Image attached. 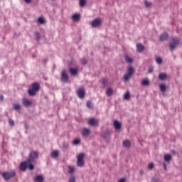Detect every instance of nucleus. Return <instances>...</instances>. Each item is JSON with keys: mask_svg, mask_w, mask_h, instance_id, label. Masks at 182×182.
Wrapping results in <instances>:
<instances>
[{"mask_svg": "<svg viewBox=\"0 0 182 182\" xmlns=\"http://www.w3.org/2000/svg\"><path fill=\"white\" fill-rule=\"evenodd\" d=\"M35 181L36 182H42L43 181V176L42 175H38L35 178Z\"/></svg>", "mask_w": 182, "mask_h": 182, "instance_id": "aec40b11", "label": "nucleus"}, {"mask_svg": "<svg viewBox=\"0 0 182 182\" xmlns=\"http://www.w3.org/2000/svg\"><path fill=\"white\" fill-rule=\"evenodd\" d=\"M85 5H86V0H80V6H81V8H83Z\"/></svg>", "mask_w": 182, "mask_h": 182, "instance_id": "7c9ffc66", "label": "nucleus"}, {"mask_svg": "<svg viewBox=\"0 0 182 182\" xmlns=\"http://www.w3.org/2000/svg\"><path fill=\"white\" fill-rule=\"evenodd\" d=\"M133 73H134V70L133 67L129 66L127 68V72L123 76L124 82H129V80L132 79V76H133Z\"/></svg>", "mask_w": 182, "mask_h": 182, "instance_id": "7ed1b4c3", "label": "nucleus"}, {"mask_svg": "<svg viewBox=\"0 0 182 182\" xmlns=\"http://www.w3.org/2000/svg\"><path fill=\"white\" fill-rule=\"evenodd\" d=\"M72 19L73 21H74L75 22H77V21H79V19H80V14H75L72 16Z\"/></svg>", "mask_w": 182, "mask_h": 182, "instance_id": "f3484780", "label": "nucleus"}, {"mask_svg": "<svg viewBox=\"0 0 182 182\" xmlns=\"http://www.w3.org/2000/svg\"><path fill=\"white\" fill-rule=\"evenodd\" d=\"M163 166H164V170H167V165L166 164V163H164Z\"/></svg>", "mask_w": 182, "mask_h": 182, "instance_id": "c03bdc74", "label": "nucleus"}, {"mask_svg": "<svg viewBox=\"0 0 182 182\" xmlns=\"http://www.w3.org/2000/svg\"><path fill=\"white\" fill-rule=\"evenodd\" d=\"M77 95L80 99H83V97H85V90L82 88H79L77 90Z\"/></svg>", "mask_w": 182, "mask_h": 182, "instance_id": "9d476101", "label": "nucleus"}, {"mask_svg": "<svg viewBox=\"0 0 182 182\" xmlns=\"http://www.w3.org/2000/svg\"><path fill=\"white\" fill-rule=\"evenodd\" d=\"M178 43H180V40L177 38H173L172 42L169 45L171 50H174V49H176V46H177Z\"/></svg>", "mask_w": 182, "mask_h": 182, "instance_id": "423d86ee", "label": "nucleus"}, {"mask_svg": "<svg viewBox=\"0 0 182 182\" xmlns=\"http://www.w3.org/2000/svg\"><path fill=\"white\" fill-rule=\"evenodd\" d=\"M4 101V95H0V102Z\"/></svg>", "mask_w": 182, "mask_h": 182, "instance_id": "de8ad7c7", "label": "nucleus"}, {"mask_svg": "<svg viewBox=\"0 0 182 182\" xmlns=\"http://www.w3.org/2000/svg\"><path fill=\"white\" fill-rule=\"evenodd\" d=\"M15 171L11 172H4L1 173V176L4 180H9V178H12V177H15Z\"/></svg>", "mask_w": 182, "mask_h": 182, "instance_id": "39448f33", "label": "nucleus"}, {"mask_svg": "<svg viewBox=\"0 0 182 182\" xmlns=\"http://www.w3.org/2000/svg\"><path fill=\"white\" fill-rule=\"evenodd\" d=\"M159 80H164L167 79V75L166 73H160L159 75Z\"/></svg>", "mask_w": 182, "mask_h": 182, "instance_id": "6ab92c4d", "label": "nucleus"}, {"mask_svg": "<svg viewBox=\"0 0 182 182\" xmlns=\"http://www.w3.org/2000/svg\"><path fill=\"white\" fill-rule=\"evenodd\" d=\"M19 168L21 171H26V168H28V170H33L35 166L31 163V161H26L20 164Z\"/></svg>", "mask_w": 182, "mask_h": 182, "instance_id": "f257e3e1", "label": "nucleus"}, {"mask_svg": "<svg viewBox=\"0 0 182 182\" xmlns=\"http://www.w3.org/2000/svg\"><path fill=\"white\" fill-rule=\"evenodd\" d=\"M86 63H87V61L85 59H83L82 60V64L86 65Z\"/></svg>", "mask_w": 182, "mask_h": 182, "instance_id": "49530a36", "label": "nucleus"}, {"mask_svg": "<svg viewBox=\"0 0 182 182\" xmlns=\"http://www.w3.org/2000/svg\"><path fill=\"white\" fill-rule=\"evenodd\" d=\"M13 108L14 110H19L21 109V105L19 104H14Z\"/></svg>", "mask_w": 182, "mask_h": 182, "instance_id": "c756f323", "label": "nucleus"}, {"mask_svg": "<svg viewBox=\"0 0 182 182\" xmlns=\"http://www.w3.org/2000/svg\"><path fill=\"white\" fill-rule=\"evenodd\" d=\"M102 85H104V86H106L107 85V78H103L102 80Z\"/></svg>", "mask_w": 182, "mask_h": 182, "instance_id": "c9c22d12", "label": "nucleus"}, {"mask_svg": "<svg viewBox=\"0 0 182 182\" xmlns=\"http://www.w3.org/2000/svg\"><path fill=\"white\" fill-rule=\"evenodd\" d=\"M107 96H112L113 95V89L108 87L107 89Z\"/></svg>", "mask_w": 182, "mask_h": 182, "instance_id": "4be33fe9", "label": "nucleus"}, {"mask_svg": "<svg viewBox=\"0 0 182 182\" xmlns=\"http://www.w3.org/2000/svg\"><path fill=\"white\" fill-rule=\"evenodd\" d=\"M136 50L140 53V52H143L144 50V46L141 45V43L136 44Z\"/></svg>", "mask_w": 182, "mask_h": 182, "instance_id": "dca6fc26", "label": "nucleus"}, {"mask_svg": "<svg viewBox=\"0 0 182 182\" xmlns=\"http://www.w3.org/2000/svg\"><path fill=\"white\" fill-rule=\"evenodd\" d=\"M85 154L81 153L77 156V166L78 167H83L85 166Z\"/></svg>", "mask_w": 182, "mask_h": 182, "instance_id": "20e7f679", "label": "nucleus"}, {"mask_svg": "<svg viewBox=\"0 0 182 182\" xmlns=\"http://www.w3.org/2000/svg\"><path fill=\"white\" fill-rule=\"evenodd\" d=\"M61 80L65 83H66L68 80H69V76H68V74H66V71L65 70H63L61 73Z\"/></svg>", "mask_w": 182, "mask_h": 182, "instance_id": "6e6552de", "label": "nucleus"}, {"mask_svg": "<svg viewBox=\"0 0 182 182\" xmlns=\"http://www.w3.org/2000/svg\"><path fill=\"white\" fill-rule=\"evenodd\" d=\"M168 38V34H167V33H164L160 36L159 39L161 42H163L164 41H167Z\"/></svg>", "mask_w": 182, "mask_h": 182, "instance_id": "ddd939ff", "label": "nucleus"}, {"mask_svg": "<svg viewBox=\"0 0 182 182\" xmlns=\"http://www.w3.org/2000/svg\"><path fill=\"white\" fill-rule=\"evenodd\" d=\"M114 127H115L116 130H119V129H122V124H120L117 120H114Z\"/></svg>", "mask_w": 182, "mask_h": 182, "instance_id": "2eb2a0df", "label": "nucleus"}, {"mask_svg": "<svg viewBox=\"0 0 182 182\" xmlns=\"http://www.w3.org/2000/svg\"><path fill=\"white\" fill-rule=\"evenodd\" d=\"M36 159H38V152L32 151L30 154L29 159L28 161H30V163H32V161H33V160Z\"/></svg>", "mask_w": 182, "mask_h": 182, "instance_id": "1a4fd4ad", "label": "nucleus"}, {"mask_svg": "<svg viewBox=\"0 0 182 182\" xmlns=\"http://www.w3.org/2000/svg\"><path fill=\"white\" fill-rule=\"evenodd\" d=\"M75 181H76V179H75L74 176L70 178L69 182H75Z\"/></svg>", "mask_w": 182, "mask_h": 182, "instance_id": "79ce46f5", "label": "nucleus"}, {"mask_svg": "<svg viewBox=\"0 0 182 182\" xmlns=\"http://www.w3.org/2000/svg\"><path fill=\"white\" fill-rule=\"evenodd\" d=\"M23 106L28 107L32 105V101L27 100L26 98H23L22 100Z\"/></svg>", "mask_w": 182, "mask_h": 182, "instance_id": "9b49d317", "label": "nucleus"}, {"mask_svg": "<svg viewBox=\"0 0 182 182\" xmlns=\"http://www.w3.org/2000/svg\"><path fill=\"white\" fill-rule=\"evenodd\" d=\"M79 143H80V139H76L73 141V144H75V146L79 144Z\"/></svg>", "mask_w": 182, "mask_h": 182, "instance_id": "e433bc0d", "label": "nucleus"}, {"mask_svg": "<svg viewBox=\"0 0 182 182\" xmlns=\"http://www.w3.org/2000/svg\"><path fill=\"white\" fill-rule=\"evenodd\" d=\"M101 23H102V20H100V18H96L91 22V26L92 28H96L100 26Z\"/></svg>", "mask_w": 182, "mask_h": 182, "instance_id": "0eeeda50", "label": "nucleus"}, {"mask_svg": "<svg viewBox=\"0 0 182 182\" xmlns=\"http://www.w3.org/2000/svg\"><path fill=\"white\" fill-rule=\"evenodd\" d=\"M124 99L125 100H129L130 99V92H127L124 95Z\"/></svg>", "mask_w": 182, "mask_h": 182, "instance_id": "cd10ccee", "label": "nucleus"}, {"mask_svg": "<svg viewBox=\"0 0 182 182\" xmlns=\"http://www.w3.org/2000/svg\"><path fill=\"white\" fill-rule=\"evenodd\" d=\"M130 144H131L130 141H129L127 139L123 141L124 147H130Z\"/></svg>", "mask_w": 182, "mask_h": 182, "instance_id": "b1692460", "label": "nucleus"}, {"mask_svg": "<svg viewBox=\"0 0 182 182\" xmlns=\"http://www.w3.org/2000/svg\"><path fill=\"white\" fill-rule=\"evenodd\" d=\"M35 35H36V37L37 40H39L40 38H41V35L39 34V33L38 32H36Z\"/></svg>", "mask_w": 182, "mask_h": 182, "instance_id": "ea45409f", "label": "nucleus"}, {"mask_svg": "<svg viewBox=\"0 0 182 182\" xmlns=\"http://www.w3.org/2000/svg\"><path fill=\"white\" fill-rule=\"evenodd\" d=\"M145 6L146 8H149V7L151 6V3H150L149 1H145Z\"/></svg>", "mask_w": 182, "mask_h": 182, "instance_id": "58836bf2", "label": "nucleus"}, {"mask_svg": "<svg viewBox=\"0 0 182 182\" xmlns=\"http://www.w3.org/2000/svg\"><path fill=\"white\" fill-rule=\"evenodd\" d=\"M139 173H140L141 176H142V174H144V171L141 170V171H139Z\"/></svg>", "mask_w": 182, "mask_h": 182, "instance_id": "8fccbe9b", "label": "nucleus"}, {"mask_svg": "<svg viewBox=\"0 0 182 182\" xmlns=\"http://www.w3.org/2000/svg\"><path fill=\"white\" fill-rule=\"evenodd\" d=\"M68 173L73 174V173H75V168L73 166H68Z\"/></svg>", "mask_w": 182, "mask_h": 182, "instance_id": "bb28decb", "label": "nucleus"}, {"mask_svg": "<svg viewBox=\"0 0 182 182\" xmlns=\"http://www.w3.org/2000/svg\"><path fill=\"white\" fill-rule=\"evenodd\" d=\"M99 123V120L95 119V118H90L88 120V124L90 126H96Z\"/></svg>", "mask_w": 182, "mask_h": 182, "instance_id": "f8f14e48", "label": "nucleus"}, {"mask_svg": "<svg viewBox=\"0 0 182 182\" xmlns=\"http://www.w3.org/2000/svg\"><path fill=\"white\" fill-rule=\"evenodd\" d=\"M156 62L158 65H161V63H163V60L161 58H156Z\"/></svg>", "mask_w": 182, "mask_h": 182, "instance_id": "72a5a7b5", "label": "nucleus"}, {"mask_svg": "<svg viewBox=\"0 0 182 182\" xmlns=\"http://www.w3.org/2000/svg\"><path fill=\"white\" fill-rule=\"evenodd\" d=\"M26 4H31V0H23Z\"/></svg>", "mask_w": 182, "mask_h": 182, "instance_id": "09e8293b", "label": "nucleus"}, {"mask_svg": "<svg viewBox=\"0 0 182 182\" xmlns=\"http://www.w3.org/2000/svg\"><path fill=\"white\" fill-rule=\"evenodd\" d=\"M125 60L127 62V63H132L133 62V59L129 55H125Z\"/></svg>", "mask_w": 182, "mask_h": 182, "instance_id": "393cba45", "label": "nucleus"}, {"mask_svg": "<svg viewBox=\"0 0 182 182\" xmlns=\"http://www.w3.org/2000/svg\"><path fill=\"white\" fill-rule=\"evenodd\" d=\"M124 181H126V179H124V178H120V179L118 181V182H124Z\"/></svg>", "mask_w": 182, "mask_h": 182, "instance_id": "a18cd8bd", "label": "nucleus"}, {"mask_svg": "<svg viewBox=\"0 0 182 182\" xmlns=\"http://www.w3.org/2000/svg\"><path fill=\"white\" fill-rule=\"evenodd\" d=\"M171 153H173V154H176V151H171Z\"/></svg>", "mask_w": 182, "mask_h": 182, "instance_id": "603ef678", "label": "nucleus"}, {"mask_svg": "<svg viewBox=\"0 0 182 182\" xmlns=\"http://www.w3.org/2000/svg\"><path fill=\"white\" fill-rule=\"evenodd\" d=\"M152 182H159V181H157V179H153Z\"/></svg>", "mask_w": 182, "mask_h": 182, "instance_id": "3c124183", "label": "nucleus"}, {"mask_svg": "<svg viewBox=\"0 0 182 182\" xmlns=\"http://www.w3.org/2000/svg\"><path fill=\"white\" fill-rule=\"evenodd\" d=\"M141 85L143 86H149V85H150V82L147 79H143L141 81Z\"/></svg>", "mask_w": 182, "mask_h": 182, "instance_id": "412c9836", "label": "nucleus"}, {"mask_svg": "<svg viewBox=\"0 0 182 182\" xmlns=\"http://www.w3.org/2000/svg\"><path fill=\"white\" fill-rule=\"evenodd\" d=\"M38 23L43 24V23H45V18H43L42 17H39L38 18Z\"/></svg>", "mask_w": 182, "mask_h": 182, "instance_id": "2f4dec72", "label": "nucleus"}, {"mask_svg": "<svg viewBox=\"0 0 182 182\" xmlns=\"http://www.w3.org/2000/svg\"><path fill=\"white\" fill-rule=\"evenodd\" d=\"M59 156V151H53L51 153V157H53L54 159H56Z\"/></svg>", "mask_w": 182, "mask_h": 182, "instance_id": "5701e85b", "label": "nucleus"}, {"mask_svg": "<svg viewBox=\"0 0 182 182\" xmlns=\"http://www.w3.org/2000/svg\"><path fill=\"white\" fill-rule=\"evenodd\" d=\"M9 123L10 126H14V124H15V122L11 119H9Z\"/></svg>", "mask_w": 182, "mask_h": 182, "instance_id": "4c0bfd02", "label": "nucleus"}, {"mask_svg": "<svg viewBox=\"0 0 182 182\" xmlns=\"http://www.w3.org/2000/svg\"><path fill=\"white\" fill-rule=\"evenodd\" d=\"M159 87H160L161 92H166V85L161 84L159 85Z\"/></svg>", "mask_w": 182, "mask_h": 182, "instance_id": "c85d7f7f", "label": "nucleus"}, {"mask_svg": "<svg viewBox=\"0 0 182 182\" xmlns=\"http://www.w3.org/2000/svg\"><path fill=\"white\" fill-rule=\"evenodd\" d=\"M87 107H88V109H93V104H92V102H87Z\"/></svg>", "mask_w": 182, "mask_h": 182, "instance_id": "473e14b6", "label": "nucleus"}, {"mask_svg": "<svg viewBox=\"0 0 182 182\" xmlns=\"http://www.w3.org/2000/svg\"><path fill=\"white\" fill-rule=\"evenodd\" d=\"M102 136H103L104 139L109 137V132H105Z\"/></svg>", "mask_w": 182, "mask_h": 182, "instance_id": "a19ab883", "label": "nucleus"}, {"mask_svg": "<svg viewBox=\"0 0 182 182\" xmlns=\"http://www.w3.org/2000/svg\"><path fill=\"white\" fill-rule=\"evenodd\" d=\"M154 168V164H153V163H149V164H148V168H149V170H153V168Z\"/></svg>", "mask_w": 182, "mask_h": 182, "instance_id": "f704fd0d", "label": "nucleus"}, {"mask_svg": "<svg viewBox=\"0 0 182 182\" xmlns=\"http://www.w3.org/2000/svg\"><path fill=\"white\" fill-rule=\"evenodd\" d=\"M39 89H41V85H39V83H33L31 85V87L28 90L29 96H35V95H36V92H39Z\"/></svg>", "mask_w": 182, "mask_h": 182, "instance_id": "f03ea898", "label": "nucleus"}, {"mask_svg": "<svg viewBox=\"0 0 182 182\" xmlns=\"http://www.w3.org/2000/svg\"><path fill=\"white\" fill-rule=\"evenodd\" d=\"M171 160V155L170 154H165L164 155V161H170Z\"/></svg>", "mask_w": 182, "mask_h": 182, "instance_id": "a878e982", "label": "nucleus"}, {"mask_svg": "<svg viewBox=\"0 0 182 182\" xmlns=\"http://www.w3.org/2000/svg\"><path fill=\"white\" fill-rule=\"evenodd\" d=\"M153 72V67H149V73H151Z\"/></svg>", "mask_w": 182, "mask_h": 182, "instance_id": "37998d69", "label": "nucleus"}, {"mask_svg": "<svg viewBox=\"0 0 182 182\" xmlns=\"http://www.w3.org/2000/svg\"><path fill=\"white\" fill-rule=\"evenodd\" d=\"M90 134V130L89 129L84 128L82 129V136H84V137H88Z\"/></svg>", "mask_w": 182, "mask_h": 182, "instance_id": "4468645a", "label": "nucleus"}, {"mask_svg": "<svg viewBox=\"0 0 182 182\" xmlns=\"http://www.w3.org/2000/svg\"><path fill=\"white\" fill-rule=\"evenodd\" d=\"M70 73H71L73 76H76V75H77V70L76 68H70Z\"/></svg>", "mask_w": 182, "mask_h": 182, "instance_id": "a211bd4d", "label": "nucleus"}]
</instances>
